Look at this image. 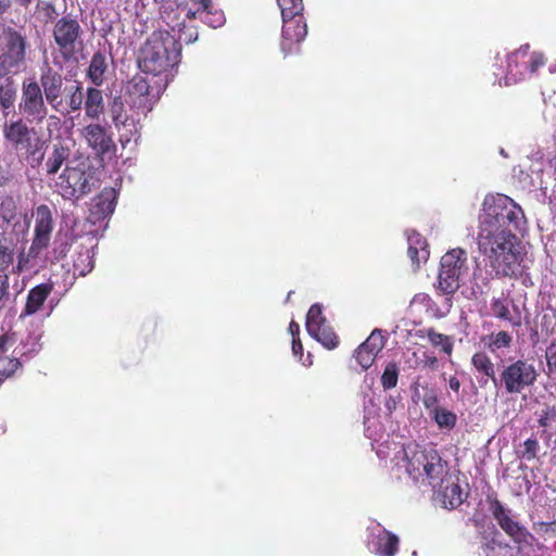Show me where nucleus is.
<instances>
[{"instance_id": "1", "label": "nucleus", "mask_w": 556, "mask_h": 556, "mask_svg": "<svg viewBox=\"0 0 556 556\" xmlns=\"http://www.w3.org/2000/svg\"><path fill=\"white\" fill-rule=\"evenodd\" d=\"M526 217L522 208L504 194L484 198L479 215L477 244L497 276L518 277L525 269V251L518 232Z\"/></svg>"}, {"instance_id": "2", "label": "nucleus", "mask_w": 556, "mask_h": 556, "mask_svg": "<svg viewBox=\"0 0 556 556\" xmlns=\"http://www.w3.org/2000/svg\"><path fill=\"white\" fill-rule=\"evenodd\" d=\"M179 62V48L168 30L154 31L146 41L138 56L142 72L155 76L166 73Z\"/></svg>"}, {"instance_id": "3", "label": "nucleus", "mask_w": 556, "mask_h": 556, "mask_svg": "<svg viewBox=\"0 0 556 556\" xmlns=\"http://www.w3.org/2000/svg\"><path fill=\"white\" fill-rule=\"evenodd\" d=\"M406 458V472L416 482L429 485L432 489L442 486L448 471L447 462L432 447L404 450Z\"/></svg>"}, {"instance_id": "4", "label": "nucleus", "mask_w": 556, "mask_h": 556, "mask_svg": "<svg viewBox=\"0 0 556 556\" xmlns=\"http://www.w3.org/2000/svg\"><path fill=\"white\" fill-rule=\"evenodd\" d=\"M282 16L281 51L285 55L296 52L307 35V26L302 15V0H277Z\"/></svg>"}, {"instance_id": "5", "label": "nucleus", "mask_w": 556, "mask_h": 556, "mask_svg": "<svg viewBox=\"0 0 556 556\" xmlns=\"http://www.w3.org/2000/svg\"><path fill=\"white\" fill-rule=\"evenodd\" d=\"M116 191L114 188H104L89 203L88 215L83 224L74 223L72 225V240L80 237L81 231L86 236L97 237L106 228L105 222L115 210Z\"/></svg>"}, {"instance_id": "6", "label": "nucleus", "mask_w": 556, "mask_h": 556, "mask_svg": "<svg viewBox=\"0 0 556 556\" xmlns=\"http://www.w3.org/2000/svg\"><path fill=\"white\" fill-rule=\"evenodd\" d=\"M27 41L18 30L7 27L0 39V77H13L26 68Z\"/></svg>"}, {"instance_id": "7", "label": "nucleus", "mask_w": 556, "mask_h": 556, "mask_svg": "<svg viewBox=\"0 0 556 556\" xmlns=\"http://www.w3.org/2000/svg\"><path fill=\"white\" fill-rule=\"evenodd\" d=\"M469 273L468 254L460 248L447 251L440 262L439 290L446 295L454 294Z\"/></svg>"}, {"instance_id": "8", "label": "nucleus", "mask_w": 556, "mask_h": 556, "mask_svg": "<svg viewBox=\"0 0 556 556\" xmlns=\"http://www.w3.org/2000/svg\"><path fill=\"white\" fill-rule=\"evenodd\" d=\"M538 377L539 372L532 363L516 359L503 366L497 383L507 394H521L535 384Z\"/></svg>"}, {"instance_id": "9", "label": "nucleus", "mask_w": 556, "mask_h": 556, "mask_svg": "<svg viewBox=\"0 0 556 556\" xmlns=\"http://www.w3.org/2000/svg\"><path fill=\"white\" fill-rule=\"evenodd\" d=\"M529 49V45H525L508 55L507 75L505 77L506 85L527 78L545 64V58L542 53L532 52L530 54Z\"/></svg>"}, {"instance_id": "10", "label": "nucleus", "mask_w": 556, "mask_h": 556, "mask_svg": "<svg viewBox=\"0 0 556 556\" xmlns=\"http://www.w3.org/2000/svg\"><path fill=\"white\" fill-rule=\"evenodd\" d=\"M30 227L27 212H18L16 201L11 195L0 198V228L24 240Z\"/></svg>"}, {"instance_id": "11", "label": "nucleus", "mask_w": 556, "mask_h": 556, "mask_svg": "<svg viewBox=\"0 0 556 556\" xmlns=\"http://www.w3.org/2000/svg\"><path fill=\"white\" fill-rule=\"evenodd\" d=\"M31 217L35 220V225L30 254L39 255L50 244L51 235L54 229V219L51 208L46 204L38 205L33 211Z\"/></svg>"}, {"instance_id": "12", "label": "nucleus", "mask_w": 556, "mask_h": 556, "mask_svg": "<svg viewBox=\"0 0 556 556\" xmlns=\"http://www.w3.org/2000/svg\"><path fill=\"white\" fill-rule=\"evenodd\" d=\"M20 109L29 122L39 123L47 116L41 88L34 79L23 83Z\"/></svg>"}, {"instance_id": "13", "label": "nucleus", "mask_w": 556, "mask_h": 556, "mask_svg": "<svg viewBox=\"0 0 556 556\" xmlns=\"http://www.w3.org/2000/svg\"><path fill=\"white\" fill-rule=\"evenodd\" d=\"M492 514L500 527L508 534L516 543L531 545L534 540L533 535L518 521L514 520L510 516V510L506 509L498 501L492 504Z\"/></svg>"}, {"instance_id": "14", "label": "nucleus", "mask_w": 556, "mask_h": 556, "mask_svg": "<svg viewBox=\"0 0 556 556\" xmlns=\"http://www.w3.org/2000/svg\"><path fill=\"white\" fill-rule=\"evenodd\" d=\"M367 546L379 556H395L399 548V538L387 531L379 523L371 527Z\"/></svg>"}, {"instance_id": "15", "label": "nucleus", "mask_w": 556, "mask_h": 556, "mask_svg": "<svg viewBox=\"0 0 556 556\" xmlns=\"http://www.w3.org/2000/svg\"><path fill=\"white\" fill-rule=\"evenodd\" d=\"M384 341L381 331L375 329L365 342L355 351L354 357L362 369H368L378 353L383 349Z\"/></svg>"}, {"instance_id": "16", "label": "nucleus", "mask_w": 556, "mask_h": 556, "mask_svg": "<svg viewBox=\"0 0 556 556\" xmlns=\"http://www.w3.org/2000/svg\"><path fill=\"white\" fill-rule=\"evenodd\" d=\"M433 490L438 493V496L440 497L443 506L446 508H455L459 506L464 501L463 491L457 482L456 477L450 475L448 471L444 478V483H442V486H437Z\"/></svg>"}, {"instance_id": "17", "label": "nucleus", "mask_w": 556, "mask_h": 556, "mask_svg": "<svg viewBox=\"0 0 556 556\" xmlns=\"http://www.w3.org/2000/svg\"><path fill=\"white\" fill-rule=\"evenodd\" d=\"M80 135L97 153H105L110 150L111 139L101 125L85 126L80 129Z\"/></svg>"}, {"instance_id": "18", "label": "nucleus", "mask_w": 556, "mask_h": 556, "mask_svg": "<svg viewBox=\"0 0 556 556\" xmlns=\"http://www.w3.org/2000/svg\"><path fill=\"white\" fill-rule=\"evenodd\" d=\"M149 83L143 78H135L129 86V97L132 105L142 110L144 113L152 110V102L149 98Z\"/></svg>"}, {"instance_id": "19", "label": "nucleus", "mask_w": 556, "mask_h": 556, "mask_svg": "<svg viewBox=\"0 0 556 556\" xmlns=\"http://www.w3.org/2000/svg\"><path fill=\"white\" fill-rule=\"evenodd\" d=\"M85 242L80 244L85 252H78V257L74 261V274L78 271V276H86L93 268V248L96 247V238L93 236H81Z\"/></svg>"}, {"instance_id": "20", "label": "nucleus", "mask_w": 556, "mask_h": 556, "mask_svg": "<svg viewBox=\"0 0 556 556\" xmlns=\"http://www.w3.org/2000/svg\"><path fill=\"white\" fill-rule=\"evenodd\" d=\"M51 292V287L47 283H41L34 287L27 295V301L24 311L21 313V318L36 314L42 307L45 301Z\"/></svg>"}, {"instance_id": "21", "label": "nucleus", "mask_w": 556, "mask_h": 556, "mask_svg": "<svg viewBox=\"0 0 556 556\" xmlns=\"http://www.w3.org/2000/svg\"><path fill=\"white\" fill-rule=\"evenodd\" d=\"M407 243H408V256L412 260L413 264L417 266L421 261H426L429 256V251L427 250V242L425 238H422L419 233L414 230L406 231Z\"/></svg>"}, {"instance_id": "22", "label": "nucleus", "mask_w": 556, "mask_h": 556, "mask_svg": "<svg viewBox=\"0 0 556 556\" xmlns=\"http://www.w3.org/2000/svg\"><path fill=\"white\" fill-rule=\"evenodd\" d=\"M72 180H75V184L72 185V197L76 199L90 192L98 182L91 173H86L80 168H72Z\"/></svg>"}, {"instance_id": "23", "label": "nucleus", "mask_w": 556, "mask_h": 556, "mask_svg": "<svg viewBox=\"0 0 556 556\" xmlns=\"http://www.w3.org/2000/svg\"><path fill=\"white\" fill-rule=\"evenodd\" d=\"M29 132V128L21 119L9 125L5 124L3 129L4 138L16 148L28 144Z\"/></svg>"}, {"instance_id": "24", "label": "nucleus", "mask_w": 556, "mask_h": 556, "mask_svg": "<svg viewBox=\"0 0 556 556\" xmlns=\"http://www.w3.org/2000/svg\"><path fill=\"white\" fill-rule=\"evenodd\" d=\"M53 36L59 51L66 63L70 59V20L67 16H63L55 24Z\"/></svg>"}, {"instance_id": "25", "label": "nucleus", "mask_w": 556, "mask_h": 556, "mask_svg": "<svg viewBox=\"0 0 556 556\" xmlns=\"http://www.w3.org/2000/svg\"><path fill=\"white\" fill-rule=\"evenodd\" d=\"M86 116L98 119L104 113V101L101 90L89 87L87 89L85 104Z\"/></svg>"}, {"instance_id": "26", "label": "nucleus", "mask_w": 556, "mask_h": 556, "mask_svg": "<svg viewBox=\"0 0 556 556\" xmlns=\"http://www.w3.org/2000/svg\"><path fill=\"white\" fill-rule=\"evenodd\" d=\"M16 99V87L13 77H0V109L4 116L9 115Z\"/></svg>"}, {"instance_id": "27", "label": "nucleus", "mask_w": 556, "mask_h": 556, "mask_svg": "<svg viewBox=\"0 0 556 556\" xmlns=\"http://www.w3.org/2000/svg\"><path fill=\"white\" fill-rule=\"evenodd\" d=\"M41 81L48 102L56 109L59 104L56 100L60 96V90L62 86L61 76L55 73H47L42 76Z\"/></svg>"}, {"instance_id": "28", "label": "nucleus", "mask_w": 556, "mask_h": 556, "mask_svg": "<svg viewBox=\"0 0 556 556\" xmlns=\"http://www.w3.org/2000/svg\"><path fill=\"white\" fill-rule=\"evenodd\" d=\"M213 2L214 0H186L185 2L176 3L175 13H178V10L181 9L186 11V16L189 20H195L205 10H211Z\"/></svg>"}, {"instance_id": "29", "label": "nucleus", "mask_w": 556, "mask_h": 556, "mask_svg": "<svg viewBox=\"0 0 556 556\" xmlns=\"http://www.w3.org/2000/svg\"><path fill=\"white\" fill-rule=\"evenodd\" d=\"M106 58L103 53L97 52L93 54L89 68L88 77L97 86L103 83L104 73L106 71Z\"/></svg>"}, {"instance_id": "30", "label": "nucleus", "mask_w": 556, "mask_h": 556, "mask_svg": "<svg viewBox=\"0 0 556 556\" xmlns=\"http://www.w3.org/2000/svg\"><path fill=\"white\" fill-rule=\"evenodd\" d=\"M178 23H179V25H177L175 27V29H173L172 27H169V28L172 29L173 33L177 31V34H172V36L176 40L177 47L179 48V51H180L181 43L189 45V43L197 41L199 34H198V30L195 29V27H193V26L187 27L185 25V23L180 21L179 15H178Z\"/></svg>"}, {"instance_id": "31", "label": "nucleus", "mask_w": 556, "mask_h": 556, "mask_svg": "<svg viewBox=\"0 0 556 556\" xmlns=\"http://www.w3.org/2000/svg\"><path fill=\"white\" fill-rule=\"evenodd\" d=\"M156 4H159L160 15L163 22L168 26L175 29L178 23V13H175L176 2H172L169 0H154Z\"/></svg>"}, {"instance_id": "32", "label": "nucleus", "mask_w": 556, "mask_h": 556, "mask_svg": "<svg viewBox=\"0 0 556 556\" xmlns=\"http://www.w3.org/2000/svg\"><path fill=\"white\" fill-rule=\"evenodd\" d=\"M471 364L473 367L483 372L485 376L490 377L494 384L497 386V379L495 377L494 364L491 362L490 357L484 353H476L471 357Z\"/></svg>"}, {"instance_id": "33", "label": "nucleus", "mask_w": 556, "mask_h": 556, "mask_svg": "<svg viewBox=\"0 0 556 556\" xmlns=\"http://www.w3.org/2000/svg\"><path fill=\"white\" fill-rule=\"evenodd\" d=\"M308 333L328 349H333L338 345V338L328 323L320 325L318 330Z\"/></svg>"}, {"instance_id": "34", "label": "nucleus", "mask_w": 556, "mask_h": 556, "mask_svg": "<svg viewBox=\"0 0 556 556\" xmlns=\"http://www.w3.org/2000/svg\"><path fill=\"white\" fill-rule=\"evenodd\" d=\"M119 134V141L123 147L129 143L132 139L137 140L138 135L137 119L132 116L125 123H121L119 126H115Z\"/></svg>"}, {"instance_id": "35", "label": "nucleus", "mask_w": 556, "mask_h": 556, "mask_svg": "<svg viewBox=\"0 0 556 556\" xmlns=\"http://www.w3.org/2000/svg\"><path fill=\"white\" fill-rule=\"evenodd\" d=\"M431 417L441 429H453L457 422L456 414L444 407L435 408Z\"/></svg>"}, {"instance_id": "36", "label": "nucleus", "mask_w": 556, "mask_h": 556, "mask_svg": "<svg viewBox=\"0 0 556 556\" xmlns=\"http://www.w3.org/2000/svg\"><path fill=\"white\" fill-rule=\"evenodd\" d=\"M198 18L212 28H218L226 22L224 12L215 8L214 2L212 3L211 10H205V12L200 14Z\"/></svg>"}, {"instance_id": "37", "label": "nucleus", "mask_w": 556, "mask_h": 556, "mask_svg": "<svg viewBox=\"0 0 556 556\" xmlns=\"http://www.w3.org/2000/svg\"><path fill=\"white\" fill-rule=\"evenodd\" d=\"M327 323L323 315L321 306L319 304H313L308 309L306 316V330L307 332H314L319 329L320 325Z\"/></svg>"}, {"instance_id": "38", "label": "nucleus", "mask_w": 556, "mask_h": 556, "mask_svg": "<svg viewBox=\"0 0 556 556\" xmlns=\"http://www.w3.org/2000/svg\"><path fill=\"white\" fill-rule=\"evenodd\" d=\"M110 113L115 126H119L121 123H125L127 119L132 117V115L130 116L127 114L125 105L118 97L113 99L110 106Z\"/></svg>"}, {"instance_id": "39", "label": "nucleus", "mask_w": 556, "mask_h": 556, "mask_svg": "<svg viewBox=\"0 0 556 556\" xmlns=\"http://www.w3.org/2000/svg\"><path fill=\"white\" fill-rule=\"evenodd\" d=\"M399 379V368L395 363H389L384 371L381 376V384L383 389H392L395 388L397 384Z\"/></svg>"}, {"instance_id": "40", "label": "nucleus", "mask_w": 556, "mask_h": 556, "mask_svg": "<svg viewBox=\"0 0 556 556\" xmlns=\"http://www.w3.org/2000/svg\"><path fill=\"white\" fill-rule=\"evenodd\" d=\"M428 339L432 345L441 348V350L444 353H446V354L452 353L453 342L451 341V339L447 336L435 332L434 330H429Z\"/></svg>"}, {"instance_id": "41", "label": "nucleus", "mask_w": 556, "mask_h": 556, "mask_svg": "<svg viewBox=\"0 0 556 556\" xmlns=\"http://www.w3.org/2000/svg\"><path fill=\"white\" fill-rule=\"evenodd\" d=\"M492 314L503 320H511V314L508 308V301L505 299H494L491 303Z\"/></svg>"}, {"instance_id": "42", "label": "nucleus", "mask_w": 556, "mask_h": 556, "mask_svg": "<svg viewBox=\"0 0 556 556\" xmlns=\"http://www.w3.org/2000/svg\"><path fill=\"white\" fill-rule=\"evenodd\" d=\"M14 251L10 245L0 243V274H7L5 270L13 263Z\"/></svg>"}, {"instance_id": "43", "label": "nucleus", "mask_w": 556, "mask_h": 556, "mask_svg": "<svg viewBox=\"0 0 556 556\" xmlns=\"http://www.w3.org/2000/svg\"><path fill=\"white\" fill-rule=\"evenodd\" d=\"M64 153H65L64 149H61V150L55 149L54 150L53 156L50 157L47 162L49 174H55L60 169L63 161L65 160Z\"/></svg>"}, {"instance_id": "44", "label": "nucleus", "mask_w": 556, "mask_h": 556, "mask_svg": "<svg viewBox=\"0 0 556 556\" xmlns=\"http://www.w3.org/2000/svg\"><path fill=\"white\" fill-rule=\"evenodd\" d=\"M439 399L434 390H427L422 396V404L429 410L430 416L434 413L435 408H440L438 405Z\"/></svg>"}, {"instance_id": "45", "label": "nucleus", "mask_w": 556, "mask_h": 556, "mask_svg": "<svg viewBox=\"0 0 556 556\" xmlns=\"http://www.w3.org/2000/svg\"><path fill=\"white\" fill-rule=\"evenodd\" d=\"M523 446L522 457L527 460L534 459L540 447L538 440L530 438L525 441Z\"/></svg>"}, {"instance_id": "46", "label": "nucleus", "mask_w": 556, "mask_h": 556, "mask_svg": "<svg viewBox=\"0 0 556 556\" xmlns=\"http://www.w3.org/2000/svg\"><path fill=\"white\" fill-rule=\"evenodd\" d=\"M553 421H556V405L544 409L538 420L539 425L544 428H547Z\"/></svg>"}, {"instance_id": "47", "label": "nucleus", "mask_w": 556, "mask_h": 556, "mask_svg": "<svg viewBox=\"0 0 556 556\" xmlns=\"http://www.w3.org/2000/svg\"><path fill=\"white\" fill-rule=\"evenodd\" d=\"M534 530L542 535L554 538L556 536V520L552 522H536Z\"/></svg>"}, {"instance_id": "48", "label": "nucleus", "mask_w": 556, "mask_h": 556, "mask_svg": "<svg viewBox=\"0 0 556 556\" xmlns=\"http://www.w3.org/2000/svg\"><path fill=\"white\" fill-rule=\"evenodd\" d=\"M38 257V255L30 254V249L27 253L22 252L18 255V262H17V270L24 271L34 268L33 261Z\"/></svg>"}, {"instance_id": "49", "label": "nucleus", "mask_w": 556, "mask_h": 556, "mask_svg": "<svg viewBox=\"0 0 556 556\" xmlns=\"http://www.w3.org/2000/svg\"><path fill=\"white\" fill-rule=\"evenodd\" d=\"M511 337L506 331H500L493 336L491 346L493 349L506 348L510 344Z\"/></svg>"}, {"instance_id": "50", "label": "nucleus", "mask_w": 556, "mask_h": 556, "mask_svg": "<svg viewBox=\"0 0 556 556\" xmlns=\"http://www.w3.org/2000/svg\"><path fill=\"white\" fill-rule=\"evenodd\" d=\"M546 362L551 372L556 371V339L546 349Z\"/></svg>"}, {"instance_id": "51", "label": "nucleus", "mask_w": 556, "mask_h": 556, "mask_svg": "<svg viewBox=\"0 0 556 556\" xmlns=\"http://www.w3.org/2000/svg\"><path fill=\"white\" fill-rule=\"evenodd\" d=\"M9 296V276L0 274V309L4 306L5 300Z\"/></svg>"}, {"instance_id": "52", "label": "nucleus", "mask_w": 556, "mask_h": 556, "mask_svg": "<svg viewBox=\"0 0 556 556\" xmlns=\"http://www.w3.org/2000/svg\"><path fill=\"white\" fill-rule=\"evenodd\" d=\"M67 169L68 165L66 164L64 172H66ZM55 186L58 187L59 193L66 198V194L68 193L70 189V178L65 175V173H62L59 176V181L55 182Z\"/></svg>"}, {"instance_id": "53", "label": "nucleus", "mask_w": 556, "mask_h": 556, "mask_svg": "<svg viewBox=\"0 0 556 556\" xmlns=\"http://www.w3.org/2000/svg\"><path fill=\"white\" fill-rule=\"evenodd\" d=\"M292 352L294 355H302L303 353V346L300 341V338L292 339Z\"/></svg>"}, {"instance_id": "54", "label": "nucleus", "mask_w": 556, "mask_h": 556, "mask_svg": "<svg viewBox=\"0 0 556 556\" xmlns=\"http://www.w3.org/2000/svg\"><path fill=\"white\" fill-rule=\"evenodd\" d=\"M425 366H427L433 370L437 369L438 368V358L435 356H427L425 359Z\"/></svg>"}, {"instance_id": "55", "label": "nucleus", "mask_w": 556, "mask_h": 556, "mask_svg": "<svg viewBox=\"0 0 556 556\" xmlns=\"http://www.w3.org/2000/svg\"><path fill=\"white\" fill-rule=\"evenodd\" d=\"M71 27H72V51H73L75 49V39H76L77 31L79 29V25L77 22L72 20Z\"/></svg>"}, {"instance_id": "56", "label": "nucleus", "mask_w": 556, "mask_h": 556, "mask_svg": "<svg viewBox=\"0 0 556 556\" xmlns=\"http://www.w3.org/2000/svg\"><path fill=\"white\" fill-rule=\"evenodd\" d=\"M289 331L292 336V339L294 338H299V333H300V326L299 324H296L295 321H291L290 325H289Z\"/></svg>"}, {"instance_id": "57", "label": "nucleus", "mask_w": 556, "mask_h": 556, "mask_svg": "<svg viewBox=\"0 0 556 556\" xmlns=\"http://www.w3.org/2000/svg\"><path fill=\"white\" fill-rule=\"evenodd\" d=\"M448 386L454 392H458L460 388V382L456 377H451L448 379Z\"/></svg>"}, {"instance_id": "58", "label": "nucleus", "mask_w": 556, "mask_h": 556, "mask_svg": "<svg viewBox=\"0 0 556 556\" xmlns=\"http://www.w3.org/2000/svg\"><path fill=\"white\" fill-rule=\"evenodd\" d=\"M11 7V0H0V15L7 12Z\"/></svg>"}, {"instance_id": "59", "label": "nucleus", "mask_w": 556, "mask_h": 556, "mask_svg": "<svg viewBox=\"0 0 556 556\" xmlns=\"http://www.w3.org/2000/svg\"><path fill=\"white\" fill-rule=\"evenodd\" d=\"M76 97H77V92L72 94V100H71L72 110H76V106H74V104L76 103Z\"/></svg>"}, {"instance_id": "60", "label": "nucleus", "mask_w": 556, "mask_h": 556, "mask_svg": "<svg viewBox=\"0 0 556 556\" xmlns=\"http://www.w3.org/2000/svg\"><path fill=\"white\" fill-rule=\"evenodd\" d=\"M33 0H16L23 7H27Z\"/></svg>"}, {"instance_id": "61", "label": "nucleus", "mask_w": 556, "mask_h": 556, "mask_svg": "<svg viewBox=\"0 0 556 556\" xmlns=\"http://www.w3.org/2000/svg\"><path fill=\"white\" fill-rule=\"evenodd\" d=\"M81 98H83V93H81V92H79V97H78V104H79V105H80V103H81Z\"/></svg>"}, {"instance_id": "62", "label": "nucleus", "mask_w": 556, "mask_h": 556, "mask_svg": "<svg viewBox=\"0 0 556 556\" xmlns=\"http://www.w3.org/2000/svg\"><path fill=\"white\" fill-rule=\"evenodd\" d=\"M291 294H292V291H290V292L288 293V296H287V299H288V300L290 299Z\"/></svg>"}, {"instance_id": "63", "label": "nucleus", "mask_w": 556, "mask_h": 556, "mask_svg": "<svg viewBox=\"0 0 556 556\" xmlns=\"http://www.w3.org/2000/svg\"><path fill=\"white\" fill-rule=\"evenodd\" d=\"M387 405L390 408V406H392V403H390V401H389V402H387Z\"/></svg>"}, {"instance_id": "64", "label": "nucleus", "mask_w": 556, "mask_h": 556, "mask_svg": "<svg viewBox=\"0 0 556 556\" xmlns=\"http://www.w3.org/2000/svg\"><path fill=\"white\" fill-rule=\"evenodd\" d=\"M387 405L390 408V406H392V403H390V401H389V402H387Z\"/></svg>"}]
</instances>
